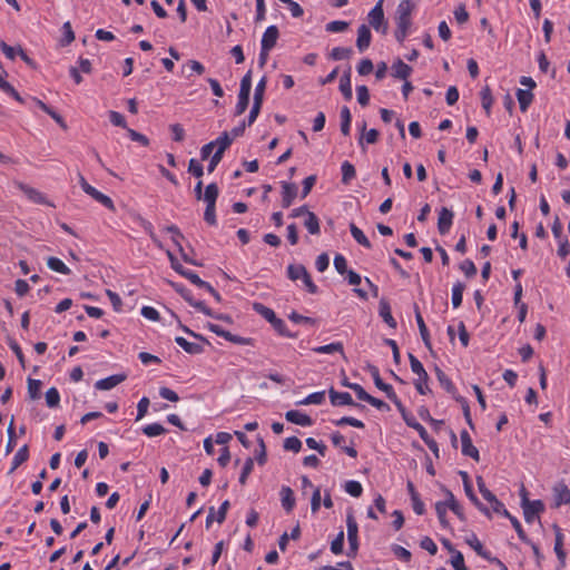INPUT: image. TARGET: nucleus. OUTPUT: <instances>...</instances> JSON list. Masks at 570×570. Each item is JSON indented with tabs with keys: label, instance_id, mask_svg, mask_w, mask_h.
I'll use <instances>...</instances> for the list:
<instances>
[{
	"label": "nucleus",
	"instance_id": "nucleus-1",
	"mask_svg": "<svg viewBox=\"0 0 570 570\" xmlns=\"http://www.w3.org/2000/svg\"><path fill=\"white\" fill-rule=\"evenodd\" d=\"M414 10L415 3L412 0H401L397 4L395 38L399 42H403L410 32Z\"/></svg>",
	"mask_w": 570,
	"mask_h": 570
},
{
	"label": "nucleus",
	"instance_id": "nucleus-2",
	"mask_svg": "<svg viewBox=\"0 0 570 570\" xmlns=\"http://www.w3.org/2000/svg\"><path fill=\"white\" fill-rule=\"evenodd\" d=\"M254 308L261 316H263L267 322L271 323L273 328L279 335L285 337H295V334L288 331L286 323L282 318L277 317L276 313L272 308L263 304H255Z\"/></svg>",
	"mask_w": 570,
	"mask_h": 570
},
{
	"label": "nucleus",
	"instance_id": "nucleus-3",
	"mask_svg": "<svg viewBox=\"0 0 570 570\" xmlns=\"http://www.w3.org/2000/svg\"><path fill=\"white\" fill-rule=\"evenodd\" d=\"M368 371L374 381L375 386L383 391L386 394L387 399L391 400L399 409V411L404 414V407L402 402L394 392L393 386L382 381L379 368L374 365H370Z\"/></svg>",
	"mask_w": 570,
	"mask_h": 570
},
{
	"label": "nucleus",
	"instance_id": "nucleus-4",
	"mask_svg": "<svg viewBox=\"0 0 570 570\" xmlns=\"http://www.w3.org/2000/svg\"><path fill=\"white\" fill-rule=\"evenodd\" d=\"M252 89V72L248 71L240 80L238 100L235 107V114L240 116L244 114L249 104V95Z\"/></svg>",
	"mask_w": 570,
	"mask_h": 570
},
{
	"label": "nucleus",
	"instance_id": "nucleus-5",
	"mask_svg": "<svg viewBox=\"0 0 570 570\" xmlns=\"http://www.w3.org/2000/svg\"><path fill=\"white\" fill-rule=\"evenodd\" d=\"M79 184H80V187L81 189L87 194L89 195L90 197H92L96 202L100 203L102 206H105L106 208H108L109 210L111 212H115L116 210V207H115V204L112 202V199L102 194L101 191H99L97 188H95L94 186H91L86 179L83 176L80 175V178H79Z\"/></svg>",
	"mask_w": 570,
	"mask_h": 570
},
{
	"label": "nucleus",
	"instance_id": "nucleus-6",
	"mask_svg": "<svg viewBox=\"0 0 570 570\" xmlns=\"http://www.w3.org/2000/svg\"><path fill=\"white\" fill-rule=\"evenodd\" d=\"M79 184H80V187L81 189L87 194L89 195L90 197H92L96 202L100 203L102 206H105L106 208H108L109 210L111 212H115L116 210V207H115V204L112 202V199L102 194L101 191H99L97 188H95L94 186H91L86 179L83 176L80 175V178H79Z\"/></svg>",
	"mask_w": 570,
	"mask_h": 570
},
{
	"label": "nucleus",
	"instance_id": "nucleus-7",
	"mask_svg": "<svg viewBox=\"0 0 570 570\" xmlns=\"http://www.w3.org/2000/svg\"><path fill=\"white\" fill-rule=\"evenodd\" d=\"M346 529H347V541L350 546V552L347 553L351 557L356 556L358 550V524L353 512H347L346 514Z\"/></svg>",
	"mask_w": 570,
	"mask_h": 570
},
{
	"label": "nucleus",
	"instance_id": "nucleus-8",
	"mask_svg": "<svg viewBox=\"0 0 570 570\" xmlns=\"http://www.w3.org/2000/svg\"><path fill=\"white\" fill-rule=\"evenodd\" d=\"M17 186L30 202L38 204V205L56 207V205L52 202H50L47 198V196L43 193H41L40 190H38L33 187H30L23 183H18Z\"/></svg>",
	"mask_w": 570,
	"mask_h": 570
},
{
	"label": "nucleus",
	"instance_id": "nucleus-9",
	"mask_svg": "<svg viewBox=\"0 0 570 570\" xmlns=\"http://www.w3.org/2000/svg\"><path fill=\"white\" fill-rule=\"evenodd\" d=\"M368 22L376 31H386V23L384 20L383 0H380L368 12Z\"/></svg>",
	"mask_w": 570,
	"mask_h": 570
},
{
	"label": "nucleus",
	"instance_id": "nucleus-10",
	"mask_svg": "<svg viewBox=\"0 0 570 570\" xmlns=\"http://www.w3.org/2000/svg\"><path fill=\"white\" fill-rule=\"evenodd\" d=\"M207 328L215 333L217 336L225 338L228 342H232L234 344L238 345H249L252 343L250 338L238 336L235 334H232L230 332L224 330L220 325L208 323Z\"/></svg>",
	"mask_w": 570,
	"mask_h": 570
},
{
	"label": "nucleus",
	"instance_id": "nucleus-11",
	"mask_svg": "<svg viewBox=\"0 0 570 570\" xmlns=\"http://www.w3.org/2000/svg\"><path fill=\"white\" fill-rule=\"evenodd\" d=\"M523 517L527 523H532L535 518L544 511V504L541 500H533L521 505Z\"/></svg>",
	"mask_w": 570,
	"mask_h": 570
},
{
	"label": "nucleus",
	"instance_id": "nucleus-12",
	"mask_svg": "<svg viewBox=\"0 0 570 570\" xmlns=\"http://www.w3.org/2000/svg\"><path fill=\"white\" fill-rule=\"evenodd\" d=\"M279 37V31L276 26H269L266 28V30L263 33L262 40H261V47L265 51H271Z\"/></svg>",
	"mask_w": 570,
	"mask_h": 570
},
{
	"label": "nucleus",
	"instance_id": "nucleus-13",
	"mask_svg": "<svg viewBox=\"0 0 570 570\" xmlns=\"http://www.w3.org/2000/svg\"><path fill=\"white\" fill-rule=\"evenodd\" d=\"M460 438L462 444V454L470 456L478 462L480 460V453L479 450L473 445L469 432L463 430L460 434Z\"/></svg>",
	"mask_w": 570,
	"mask_h": 570
},
{
	"label": "nucleus",
	"instance_id": "nucleus-14",
	"mask_svg": "<svg viewBox=\"0 0 570 570\" xmlns=\"http://www.w3.org/2000/svg\"><path fill=\"white\" fill-rule=\"evenodd\" d=\"M454 214L451 209L442 207L439 213L438 229L441 235H445L450 232L453 224Z\"/></svg>",
	"mask_w": 570,
	"mask_h": 570
},
{
	"label": "nucleus",
	"instance_id": "nucleus-15",
	"mask_svg": "<svg viewBox=\"0 0 570 570\" xmlns=\"http://www.w3.org/2000/svg\"><path fill=\"white\" fill-rule=\"evenodd\" d=\"M127 379V375L124 373L114 374L108 377L98 380L95 383V387L99 391H108L116 387L118 384L122 383Z\"/></svg>",
	"mask_w": 570,
	"mask_h": 570
},
{
	"label": "nucleus",
	"instance_id": "nucleus-16",
	"mask_svg": "<svg viewBox=\"0 0 570 570\" xmlns=\"http://www.w3.org/2000/svg\"><path fill=\"white\" fill-rule=\"evenodd\" d=\"M328 394L333 406H356L355 402L352 399V395L347 392H337L332 387L330 389Z\"/></svg>",
	"mask_w": 570,
	"mask_h": 570
},
{
	"label": "nucleus",
	"instance_id": "nucleus-17",
	"mask_svg": "<svg viewBox=\"0 0 570 570\" xmlns=\"http://www.w3.org/2000/svg\"><path fill=\"white\" fill-rule=\"evenodd\" d=\"M282 206L288 208L297 196V187L293 183L282 181Z\"/></svg>",
	"mask_w": 570,
	"mask_h": 570
},
{
	"label": "nucleus",
	"instance_id": "nucleus-18",
	"mask_svg": "<svg viewBox=\"0 0 570 570\" xmlns=\"http://www.w3.org/2000/svg\"><path fill=\"white\" fill-rule=\"evenodd\" d=\"M285 419L294 424L301 425V426H311L313 424V420L309 415L297 411V410H291L285 413Z\"/></svg>",
	"mask_w": 570,
	"mask_h": 570
},
{
	"label": "nucleus",
	"instance_id": "nucleus-19",
	"mask_svg": "<svg viewBox=\"0 0 570 570\" xmlns=\"http://www.w3.org/2000/svg\"><path fill=\"white\" fill-rule=\"evenodd\" d=\"M372 40L371 30L366 24H361L357 29V39H356V47L357 49L363 52L365 51Z\"/></svg>",
	"mask_w": 570,
	"mask_h": 570
},
{
	"label": "nucleus",
	"instance_id": "nucleus-20",
	"mask_svg": "<svg viewBox=\"0 0 570 570\" xmlns=\"http://www.w3.org/2000/svg\"><path fill=\"white\" fill-rule=\"evenodd\" d=\"M553 495L557 508L570 503V489L564 483H559L553 488Z\"/></svg>",
	"mask_w": 570,
	"mask_h": 570
},
{
	"label": "nucleus",
	"instance_id": "nucleus-21",
	"mask_svg": "<svg viewBox=\"0 0 570 570\" xmlns=\"http://www.w3.org/2000/svg\"><path fill=\"white\" fill-rule=\"evenodd\" d=\"M279 497L283 509L287 513L292 512L295 508V497L293 490L289 487L284 485L281 489Z\"/></svg>",
	"mask_w": 570,
	"mask_h": 570
},
{
	"label": "nucleus",
	"instance_id": "nucleus-22",
	"mask_svg": "<svg viewBox=\"0 0 570 570\" xmlns=\"http://www.w3.org/2000/svg\"><path fill=\"white\" fill-rule=\"evenodd\" d=\"M379 314L382 317V320L391 327L395 328L397 323L395 318L392 315L390 303L382 298L379 304Z\"/></svg>",
	"mask_w": 570,
	"mask_h": 570
},
{
	"label": "nucleus",
	"instance_id": "nucleus-23",
	"mask_svg": "<svg viewBox=\"0 0 570 570\" xmlns=\"http://www.w3.org/2000/svg\"><path fill=\"white\" fill-rule=\"evenodd\" d=\"M554 530H556L554 552L558 557L560 564L563 567L566 564V551L563 549L564 535L562 533V530L558 525H554Z\"/></svg>",
	"mask_w": 570,
	"mask_h": 570
},
{
	"label": "nucleus",
	"instance_id": "nucleus-24",
	"mask_svg": "<svg viewBox=\"0 0 570 570\" xmlns=\"http://www.w3.org/2000/svg\"><path fill=\"white\" fill-rule=\"evenodd\" d=\"M180 293L184 299L189 303V305L208 316H213L212 309L207 307L204 302L195 299L190 291L184 289Z\"/></svg>",
	"mask_w": 570,
	"mask_h": 570
},
{
	"label": "nucleus",
	"instance_id": "nucleus-25",
	"mask_svg": "<svg viewBox=\"0 0 570 570\" xmlns=\"http://www.w3.org/2000/svg\"><path fill=\"white\" fill-rule=\"evenodd\" d=\"M415 321L417 323V326H419V331H420V335L422 337V341L424 343V345L431 350L432 347V344H431V337H430V333H429V330L425 325V322L417 308V306L415 307Z\"/></svg>",
	"mask_w": 570,
	"mask_h": 570
},
{
	"label": "nucleus",
	"instance_id": "nucleus-26",
	"mask_svg": "<svg viewBox=\"0 0 570 570\" xmlns=\"http://www.w3.org/2000/svg\"><path fill=\"white\" fill-rule=\"evenodd\" d=\"M442 491L445 495L446 505L449 509L456 514L460 519H463V508L456 501L454 494L446 488H442Z\"/></svg>",
	"mask_w": 570,
	"mask_h": 570
},
{
	"label": "nucleus",
	"instance_id": "nucleus-27",
	"mask_svg": "<svg viewBox=\"0 0 570 570\" xmlns=\"http://www.w3.org/2000/svg\"><path fill=\"white\" fill-rule=\"evenodd\" d=\"M463 488H464V492L466 494V497L470 499V501L482 512L484 513L485 515H488L489 518L491 517L490 514V511L489 509L482 504L480 502V500L478 499V497L475 495L474 491H473V485L470 482H466L465 481V484H463Z\"/></svg>",
	"mask_w": 570,
	"mask_h": 570
},
{
	"label": "nucleus",
	"instance_id": "nucleus-28",
	"mask_svg": "<svg viewBox=\"0 0 570 570\" xmlns=\"http://www.w3.org/2000/svg\"><path fill=\"white\" fill-rule=\"evenodd\" d=\"M412 73V68L403 62L402 60H397L392 66V75L397 79L406 80Z\"/></svg>",
	"mask_w": 570,
	"mask_h": 570
},
{
	"label": "nucleus",
	"instance_id": "nucleus-29",
	"mask_svg": "<svg viewBox=\"0 0 570 570\" xmlns=\"http://www.w3.org/2000/svg\"><path fill=\"white\" fill-rule=\"evenodd\" d=\"M215 142V148L217 154L224 155V153L229 148L233 142V138L229 136L227 131H224L218 138L213 140Z\"/></svg>",
	"mask_w": 570,
	"mask_h": 570
},
{
	"label": "nucleus",
	"instance_id": "nucleus-30",
	"mask_svg": "<svg viewBox=\"0 0 570 570\" xmlns=\"http://www.w3.org/2000/svg\"><path fill=\"white\" fill-rule=\"evenodd\" d=\"M517 99L519 102L520 110L522 112H524L528 110L529 106L531 105V102L533 100V95L530 90L518 89Z\"/></svg>",
	"mask_w": 570,
	"mask_h": 570
},
{
	"label": "nucleus",
	"instance_id": "nucleus-31",
	"mask_svg": "<svg viewBox=\"0 0 570 570\" xmlns=\"http://www.w3.org/2000/svg\"><path fill=\"white\" fill-rule=\"evenodd\" d=\"M312 351L316 354H332L335 352H340L341 354H344L343 352V344L341 342H333L326 345H321L313 347Z\"/></svg>",
	"mask_w": 570,
	"mask_h": 570
},
{
	"label": "nucleus",
	"instance_id": "nucleus-32",
	"mask_svg": "<svg viewBox=\"0 0 570 570\" xmlns=\"http://www.w3.org/2000/svg\"><path fill=\"white\" fill-rule=\"evenodd\" d=\"M219 195V189L215 183L206 186L202 199L209 205H216V200Z\"/></svg>",
	"mask_w": 570,
	"mask_h": 570
},
{
	"label": "nucleus",
	"instance_id": "nucleus-33",
	"mask_svg": "<svg viewBox=\"0 0 570 570\" xmlns=\"http://www.w3.org/2000/svg\"><path fill=\"white\" fill-rule=\"evenodd\" d=\"M304 226L312 235H318L321 233L320 220L313 212L307 213Z\"/></svg>",
	"mask_w": 570,
	"mask_h": 570
},
{
	"label": "nucleus",
	"instance_id": "nucleus-34",
	"mask_svg": "<svg viewBox=\"0 0 570 570\" xmlns=\"http://www.w3.org/2000/svg\"><path fill=\"white\" fill-rule=\"evenodd\" d=\"M47 266L57 273H60L62 275H69L70 268L58 257H49L47 259Z\"/></svg>",
	"mask_w": 570,
	"mask_h": 570
},
{
	"label": "nucleus",
	"instance_id": "nucleus-35",
	"mask_svg": "<svg viewBox=\"0 0 570 570\" xmlns=\"http://www.w3.org/2000/svg\"><path fill=\"white\" fill-rule=\"evenodd\" d=\"M350 230H351V234H352L353 238L355 239V242L357 244L362 245L365 248H371L372 247V244L368 240V238L365 236L363 230L360 229L355 224L352 223L350 225Z\"/></svg>",
	"mask_w": 570,
	"mask_h": 570
},
{
	"label": "nucleus",
	"instance_id": "nucleus-36",
	"mask_svg": "<svg viewBox=\"0 0 570 570\" xmlns=\"http://www.w3.org/2000/svg\"><path fill=\"white\" fill-rule=\"evenodd\" d=\"M341 171H342V183L345 185L350 184L351 180L354 179L356 176V170H355L354 165L347 160L342 163Z\"/></svg>",
	"mask_w": 570,
	"mask_h": 570
},
{
	"label": "nucleus",
	"instance_id": "nucleus-37",
	"mask_svg": "<svg viewBox=\"0 0 570 570\" xmlns=\"http://www.w3.org/2000/svg\"><path fill=\"white\" fill-rule=\"evenodd\" d=\"M29 458V449L28 445L21 446L12 458V466L11 471L18 469L22 463H24Z\"/></svg>",
	"mask_w": 570,
	"mask_h": 570
},
{
	"label": "nucleus",
	"instance_id": "nucleus-38",
	"mask_svg": "<svg viewBox=\"0 0 570 570\" xmlns=\"http://www.w3.org/2000/svg\"><path fill=\"white\" fill-rule=\"evenodd\" d=\"M464 288H465V286L461 282H456L453 285L451 301H452V305L454 308H458L461 306Z\"/></svg>",
	"mask_w": 570,
	"mask_h": 570
},
{
	"label": "nucleus",
	"instance_id": "nucleus-39",
	"mask_svg": "<svg viewBox=\"0 0 570 570\" xmlns=\"http://www.w3.org/2000/svg\"><path fill=\"white\" fill-rule=\"evenodd\" d=\"M307 273L305 266L301 264H291L287 267V276L292 281H298L303 276H306Z\"/></svg>",
	"mask_w": 570,
	"mask_h": 570
},
{
	"label": "nucleus",
	"instance_id": "nucleus-40",
	"mask_svg": "<svg viewBox=\"0 0 570 570\" xmlns=\"http://www.w3.org/2000/svg\"><path fill=\"white\" fill-rule=\"evenodd\" d=\"M352 116L348 107L344 106L341 109V131L343 135H350Z\"/></svg>",
	"mask_w": 570,
	"mask_h": 570
},
{
	"label": "nucleus",
	"instance_id": "nucleus-41",
	"mask_svg": "<svg viewBox=\"0 0 570 570\" xmlns=\"http://www.w3.org/2000/svg\"><path fill=\"white\" fill-rule=\"evenodd\" d=\"M340 91L342 92L343 97L346 100H351L353 92H352V83H351V76L350 71L346 72L340 80Z\"/></svg>",
	"mask_w": 570,
	"mask_h": 570
},
{
	"label": "nucleus",
	"instance_id": "nucleus-42",
	"mask_svg": "<svg viewBox=\"0 0 570 570\" xmlns=\"http://www.w3.org/2000/svg\"><path fill=\"white\" fill-rule=\"evenodd\" d=\"M480 96H481L482 107H483L485 114L488 116H490L491 108H492V105H493V96H492L491 89L488 86L484 87L481 90Z\"/></svg>",
	"mask_w": 570,
	"mask_h": 570
},
{
	"label": "nucleus",
	"instance_id": "nucleus-43",
	"mask_svg": "<svg viewBox=\"0 0 570 570\" xmlns=\"http://www.w3.org/2000/svg\"><path fill=\"white\" fill-rule=\"evenodd\" d=\"M449 507L446 505V501H438L435 503V512H436V515H438V519H439V522L440 524L443 527V528H448L449 527V521L446 519V512H448Z\"/></svg>",
	"mask_w": 570,
	"mask_h": 570
},
{
	"label": "nucleus",
	"instance_id": "nucleus-44",
	"mask_svg": "<svg viewBox=\"0 0 570 570\" xmlns=\"http://www.w3.org/2000/svg\"><path fill=\"white\" fill-rule=\"evenodd\" d=\"M353 53V49L350 47H335L330 53V58L333 60H345L348 59Z\"/></svg>",
	"mask_w": 570,
	"mask_h": 570
},
{
	"label": "nucleus",
	"instance_id": "nucleus-45",
	"mask_svg": "<svg viewBox=\"0 0 570 570\" xmlns=\"http://www.w3.org/2000/svg\"><path fill=\"white\" fill-rule=\"evenodd\" d=\"M325 401V391H318L308 394L305 399L297 402L299 405H309V404H322Z\"/></svg>",
	"mask_w": 570,
	"mask_h": 570
},
{
	"label": "nucleus",
	"instance_id": "nucleus-46",
	"mask_svg": "<svg viewBox=\"0 0 570 570\" xmlns=\"http://www.w3.org/2000/svg\"><path fill=\"white\" fill-rule=\"evenodd\" d=\"M175 342L178 346H180L185 352L190 354H197L200 352V346L196 343L188 342L186 338L181 336H177Z\"/></svg>",
	"mask_w": 570,
	"mask_h": 570
},
{
	"label": "nucleus",
	"instance_id": "nucleus-47",
	"mask_svg": "<svg viewBox=\"0 0 570 570\" xmlns=\"http://www.w3.org/2000/svg\"><path fill=\"white\" fill-rule=\"evenodd\" d=\"M468 544L482 558L490 559L489 552L483 549V544L475 534H472L466 539Z\"/></svg>",
	"mask_w": 570,
	"mask_h": 570
},
{
	"label": "nucleus",
	"instance_id": "nucleus-48",
	"mask_svg": "<svg viewBox=\"0 0 570 570\" xmlns=\"http://www.w3.org/2000/svg\"><path fill=\"white\" fill-rule=\"evenodd\" d=\"M142 433L148 438H154L165 434L166 429L160 423H151L142 428Z\"/></svg>",
	"mask_w": 570,
	"mask_h": 570
},
{
	"label": "nucleus",
	"instance_id": "nucleus-49",
	"mask_svg": "<svg viewBox=\"0 0 570 570\" xmlns=\"http://www.w3.org/2000/svg\"><path fill=\"white\" fill-rule=\"evenodd\" d=\"M409 360L411 370L414 374H416L417 376H422L423 379H429V375L425 368L423 367V364L413 354H409Z\"/></svg>",
	"mask_w": 570,
	"mask_h": 570
},
{
	"label": "nucleus",
	"instance_id": "nucleus-50",
	"mask_svg": "<svg viewBox=\"0 0 570 570\" xmlns=\"http://www.w3.org/2000/svg\"><path fill=\"white\" fill-rule=\"evenodd\" d=\"M344 490L352 497L358 498L363 493V487L358 481L350 480L345 482Z\"/></svg>",
	"mask_w": 570,
	"mask_h": 570
},
{
	"label": "nucleus",
	"instance_id": "nucleus-51",
	"mask_svg": "<svg viewBox=\"0 0 570 570\" xmlns=\"http://www.w3.org/2000/svg\"><path fill=\"white\" fill-rule=\"evenodd\" d=\"M454 399L461 405L466 423L469 424L470 428L473 429V422H472L470 405H469L468 400L461 395H454Z\"/></svg>",
	"mask_w": 570,
	"mask_h": 570
},
{
	"label": "nucleus",
	"instance_id": "nucleus-52",
	"mask_svg": "<svg viewBox=\"0 0 570 570\" xmlns=\"http://www.w3.org/2000/svg\"><path fill=\"white\" fill-rule=\"evenodd\" d=\"M41 381L35 379H28V394L30 399L36 400L40 396Z\"/></svg>",
	"mask_w": 570,
	"mask_h": 570
},
{
	"label": "nucleus",
	"instance_id": "nucleus-53",
	"mask_svg": "<svg viewBox=\"0 0 570 570\" xmlns=\"http://www.w3.org/2000/svg\"><path fill=\"white\" fill-rule=\"evenodd\" d=\"M46 403L49 407H56L60 403V394L56 387H50L46 392Z\"/></svg>",
	"mask_w": 570,
	"mask_h": 570
},
{
	"label": "nucleus",
	"instance_id": "nucleus-54",
	"mask_svg": "<svg viewBox=\"0 0 570 570\" xmlns=\"http://www.w3.org/2000/svg\"><path fill=\"white\" fill-rule=\"evenodd\" d=\"M334 424L337 426L351 425L357 429H363L365 426L361 420L355 419L353 416H343L340 420L335 421Z\"/></svg>",
	"mask_w": 570,
	"mask_h": 570
},
{
	"label": "nucleus",
	"instance_id": "nucleus-55",
	"mask_svg": "<svg viewBox=\"0 0 570 570\" xmlns=\"http://www.w3.org/2000/svg\"><path fill=\"white\" fill-rule=\"evenodd\" d=\"M284 449L297 453L302 449V441L296 436L286 438L284 441Z\"/></svg>",
	"mask_w": 570,
	"mask_h": 570
},
{
	"label": "nucleus",
	"instance_id": "nucleus-56",
	"mask_svg": "<svg viewBox=\"0 0 570 570\" xmlns=\"http://www.w3.org/2000/svg\"><path fill=\"white\" fill-rule=\"evenodd\" d=\"M343 547H344V532H343V530H341L337 533L336 538L331 543V551L336 556L341 554V553H343Z\"/></svg>",
	"mask_w": 570,
	"mask_h": 570
},
{
	"label": "nucleus",
	"instance_id": "nucleus-57",
	"mask_svg": "<svg viewBox=\"0 0 570 570\" xmlns=\"http://www.w3.org/2000/svg\"><path fill=\"white\" fill-rule=\"evenodd\" d=\"M451 553H452L451 564L454 568V570H468V568L465 567V563H464L463 554L458 550H455Z\"/></svg>",
	"mask_w": 570,
	"mask_h": 570
},
{
	"label": "nucleus",
	"instance_id": "nucleus-58",
	"mask_svg": "<svg viewBox=\"0 0 570 570\" xmlns=\"http://www.w3.org/2000/svg\"><path fill=\"white\" fill-rule=\"evenodd\" d=\"M254 469V460L252 458H248L242 469V473L239 475V483L244 485L247 481L248 475L252 473Z\"/></svg>",
	"mask_w": 570,
	"mask_h": 570
},
{
	"label": "nucleus",
	"instance_id": "nucleus-59",
	"mask_svg": "<svg viewBox=\"0 0 570 570\" xmlns=\"http://www.w3.org/2000/svg\"><path fill=\"white\" fill-rule=\"evenodd\" d=\"M188 173L200 178L204 175V167L197 159L191 158L188 163Z\"/></svg>",
	"mask_w": 570,
	"mask_h": 570
},
{
	"label": "nucleus",
	"instance_id": "nucleus-60",
	"mask_svg": "<svg viewBox=\"0 0 570 570\" xmlns=\"http://www.w3.org/2000/svg\"><path fill=\"white\" fill-rule=\"evenodd\" d=\"M476 484H478V488H479V491L480 493L482 494V497L484 498V500H487L488 502H491L492 500H494V498H497L485 485V482L484 480L482 479V476H478L476 478Z\"/></svg>",
	"mask_w": 570,
	"mask_h": 570
},
{
	"label": "nucleus",
	"instance_id": "nucleus-61",
	"mask_svg": "<svg viewBox=\"0 0 570 570\" xmlns=\"http://www.w3.org/2000/svg\"><path fill=\"white\" fill-rule=\"evenodd\" d=\"M266 82H267V79L264 76L261 78V80L256 85L255 94H254V102L263 104V97H264V92H265V88H266Z\"/></svg>",
	"mask_w": 570,
	"mask_h": 570
},
{
	"label": "nucleus",
	"instance_id": "nucleus-62",
	"mask_svg": "<svg viewBox=\"0 0 570 570\" xmlns=\"http://www.w3.org/2000/svg\"><path fill=\"white\" fill-rule=\"evenodd\" d=\"M356 96H357V101L360 105H362L363 107L368 105L370 92H368V89L366 86H364V85L357 86L356 87Z\"/></svg>",
	"mask_w": 570,
	"mask_h": 570
},
{
	"label": "nucleus",
	"instance_id": "nucleus-63",
	"mask_svg": "<svg viewBox=\"0 0 570 570\" xmlns=\"http://www.w3.org/2000/svg\"><path fill=\"white\" fill-rule=\"evenodd\" d=\"M489 503L491 504L492 510L495 513H498L507 519L511 518L512 514L505 509L504 504L498 498H494V500H492Z\"/></svg>",
	"mask_w": 570,
	"mask_h": 570
},
{
	"label": "nucleus",
	"instance_id": "nucleus-64",
	"mask_svg": "<svg viewBox=\"0 0 570 570\" xmlns=\"http://www.w3.org/2000/svg\"><path fill=\"white\" fill-rule=\"evenodd\" d=\"M348 23L342 20H334L326 24V31L328 32H343L347 29Z\"/></svg>",
	"mask_w": 570,
	"mask_h": 570
}]
</instances>
